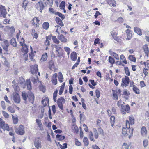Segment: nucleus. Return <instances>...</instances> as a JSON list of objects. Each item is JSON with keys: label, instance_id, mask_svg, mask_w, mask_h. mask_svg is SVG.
Masks as SVG:
<instances>
[{"label": "nucleus", "instance_id": "28", "mask_svg": "<svg viewBox=\"0 0 149 149\" xmlns=\"http://www.w3.org/2000/svg\"><path fill=\"white\" fill-rule=\"evenodd\" d=\"M143 50L145 54L147 57L148 56L149 50L147 45H145L143 47Z\"/></svg>", "mask_w": 149, "mask_h": 149}, {"label": "nucleus", "instance_id": "42", "mask_svg": "<svg viewBox=\"0 0 149 149\" xmlns=\"http://www.w3.org/2000/svg\"><path fill=\"white\" fill-rule=\"evenodd\" d=\"M2 128L4 130H7L8 131L10 130L9 126L7 124H5L3 125V127Z\"/></svg>", "mask_w": 149, "mask_h": 149}, {"label": "nucleus", "instance_id": "53", "mask_svg": "<svg viewBox=\"0 0 149 149\" xmlns=\"http://www.w3.org/2000/svg\"><path fill=\"white\" fill-rule=\"evenodd\" d=\"M129 120L130 123L131 125L134 124V119L133 117L130 116L129 118Z\"/></svg>", "mask_w": 149, "mask_h": 149}, {"label": "nucleus", "instance_id": "56", "mask_svg": "<svg viewBox=\"0 0 149 149\" xmlns=\"http://www.w3.org/2000/svg\"><path fill=\"white\" fill-rule=\"evenodd\" d=\"M148 140H144L143 141V146L144 147H146L148 145Z\"/></svg>", "mask_w": 149, "mask_h": 149}, {"label": "nucleus", "instance_id": "45", "mask_svg": "<svg viewBox=\"0 0 149 149\" xmlns=\"http://www.w3.org/2000/svg\"><path fill=\"white\" fill-rule=\"evenodd\" d=\"M2 114L3 116L6 118H8L9 117L8 114L5 111H2Z\"/></svg>", "mask_w": 149, "mask_h": 149}, {"label": "nucleus", "instance_id": "27", "mask_svg": "<svg viewBox=\"0 0 149 149\" xmlns=\"http://www.w3.org/2000/svg\"><path fill=\"white\" fill-rule=\"evenodd\" d=\"M22 96L23 99L25 101L27 100V97H28V95L26 93L22 91Z\"/></svg>", "mask_w": 149, "mask_h": 149}, {"label": "nucleus", "instance_id": "16", "mask_svg": "<svg viewBox=\"0 0 149 149\" xmlns=\"http://www.w3.org/2000/svg\"><path fill=\"white\" fill-rule=\"evenodd\" d=\"M57 73H55L53 74L52 79L51 81L52 83L55 85H56L57 83Z\"/></svg>", "mask_w": 149, "mask_h": 149}, {"label": "nucleus", "instance_id": "7", "mask_svg": "<svg viewBox=\"0 0 149 149\" xmlns=\"http://www.w3.org/2000/svg\"><path fill=\"white\" fill-rule=\"evenodd\" d=\"M130 107L128 105L121 106V111L123 114H125L126 112L127 113H129L130 112Z\"/></svg>", "mask_w": 149, "mask_h": 149}, {"label": "nucleus", "instance_id": "49", "mask_svg": "<svg viewBox=\"0 0 149 149\" xmlns=\"http://www.w3.org/2000/svg\"><path fill=\"white\" fill-rule=\"evenodd\" d=\"M124 69L126 74L128 76H130V72L128 70V68L127 67H125Z\"/></svg>", "mask_w": 149, "mask_h": 149}, {"label": "nucleus", "instance_id": "46", "mask_svg": "<svg viewBox=\"0 0 149 149\" xmlns=\"http://www.w3.org/2000/svg\"><path fill=\"white\" fill-rule=\"evenodd\" d=\"M65 3L64 1H62L60 5V7L61 9H64L65 6Z\"/></svg>", "mask_w": 149, "mask_h": 149}, {"label": "nucleus", "instance_id": "39", "mask_svg": "<svg viewBox=\"0 0 149 149\" xmlns=\"http://www.w3.org/2000/svg\"><path fill=\"white\" fill-rule=\"evenodd\" d=\"M83 142L85 146H87L89 144L88 141L86 137H85L83 139Z\"/></svg>", "mask_w": 149, "mask_h": 149}, {"label": "nucleus", "instance_id": "31", "mask_svg": "<svg viewBox=\"0 0 149 149\" xmlns=\"http://www.w3.org/2000/svg\"><path fill=\"white\" fill-rule=\"evenodd\" d=\"M47 53H45V54L42 55V56L40 60L41 61H44L47 59Z\"/></svg>", "mask_w": 149, "mask_h": 149}, {"label": "nucleus", "instance_id": "8", "mask_svg": "<svg viewBox=\"0 0 149 149\" xmlns=\"http://www.w3.org/2000/svg\"><path fill=\"white\" fill-rule=\"evenodd\" d=\"M15 132L17 134L20 135H22L24 134V131L22 125H20L18 128L15 130Z\"/></svg>", "mask_w": 149, "mask_h": 149}, {"label": "nucleus", "instance_id": "2", "mask_svg": "<svg viewBox=\"0 0 149 149\" xmlns=\"http://www.w3.org/2000/svg\"><path fill=\"white\" fill-rule=\"evenodd\" d=\"M34 145L37 149H41L42 147L41 144V140L39 138L35 139L34 142Z\"/></svg>", "mask_w": 149, "mask_h": 149}, {"label": "nucleus", "instance_id": "55", "mask_svg": "<svg viewBox=\"0 0 149 149\" xmlns=\"http://www.w3.org/2000/svg\"><path fill=\"white\" fill-rule=\"evenodd\" d=\"M73 131L74 133H77L78 132V130L77 127L76 126H74Z\"/></svg>", "mask_w": 149, "mask_h": 149}, {"label": "nucleus", "instance_id": "34", "mask_svg": "<svg viewBox=\"0 0 149 149\" xmlns=\"http://www.w3.org/2000/svg\"><path fill=\"white\" fill-rule=\"evenodd\" d=\"M7 110L8 111L10 112L11 113H14L15 112V110L11 106H9L7 108Z\"/></svg>", "mask_w": 149, "mask_h": 149}, {"label": "nucleus", "instance_id": "15", "mask_svg": "<svg viewBox=\"0 0 149 149\" xmlns=\"http://www.w3.org/2000/svg\"><path fill=\"white\" fill-rule=\"evenodd\" d=\"M12 86L15 91H18L19 90V88L15 80H14L12 82Z\"/></svg>", "mask_w": 149, "mask_h": 149}, {"label": "nucleus", "instance_id": "21", "mask_svg": "<svg viewBox=\"0 0 149 149\" xmlns=\"http://www.w3.org/2000/svg\"><path fill=\"white\" fill-rule=\"evenodd\" d=\"M48 67L50 70L54 69V61L52 60L49 61L48 62Z\"/></svg>", "mask_w": 149, "mask_h": 149}, {"label": "nucleus", "instance_id": "19", "mask_svg": "<svg viewBox=\"0 0 149 149\" xmlns=\"http://www.w3.org/2000/svg\"><path fill=\"white\" fill-rule=\"evenodd\" d=\"M24 47L22 48L21 50L22 52L24 53V55L26 56L28 52V49L26 44H24Z\"/></svg>", "mask_w": 149, "mask_h": 149}, {"label": "nucleus", "instance_id": "38", "mask_svg": "<svg viewBox=\"0 0 149 149\" xmlns=\"http://www.w3.org/2000/svg\"><path fill=\"white\" fill-rule=\"evenodd\" d=\"M56 138L57 139H58L59 140L61 141L64 140L65 138L64 136H62L59 134H57L56 136Z\"/></svg>", "mask_w": 149, "mask_h": 149}, {"label": "nucleus", "instance_id": "62", "mask_svg": "<svg viewBox=\"0 0 149 149\" xmlns=\"http://www.w3.org/2000/svg\"><path fill=\"white\" fill-rule=\"evenodd\" d=\"M1 105L3 109H5L6 106L5 105V103L4 101H2L1 102Z\"/></svg>", "mask_w": 149, "mask_h": 149}, {"label": "nucleus", "instance_id": "40", "mask_svg": "<svg viewBox=\"0 0 149 149\" xmlns=\"http://www.w3.org/2000/svg\"><path fill=\"white\" fill-rule=\"evenodd\" d=\"M109 62L111 64H113L115 63V60L111 56H109Z\"/></svg>", "mask_w": 149, "mask_h": 149}, {"label": "nucleus", "instance_id": "17", "mask_svg": "<svg viewBox=\"0 0 149 149\" xmlns=\"http://www.w3.org/2000/svg\"><path fill=\"white\" fill-rule=\"evenodd\" d=\"M31 82L30 81V79H27L25 83V86H27V88L29 90H30L32 89V86H31Z\"/></svg>", "mask_w": 149, "mask_h": 149}, {"label": "nucleus", "instance_id": "35", "mask_svg": "<svg viewBox=\"0 0 149 149\" xmlns=\"http://www.w3.org/2000/svg\"><path fill=\"white\" fill-rule=\"evenodd\" d=\"M58 78L60 82H62L63 81V77L62 74L61 72H59L58 73Z\"/></svg>", "mask_w": 149, "mask_h": 149}, {"label": "nucleus", "instance_id": "4", "mask_svg": "<svg viewBox=\"0 0 149 149\" xmlns=\"http://www.w3.org/2000/svg\"><path fill=\"white\" fill-rule=\"evenodd\" d=\"M53 46L56 48V52L58 57H60L63 54L62 49L58 45H54Z\"/></svg>", "mask_w": 149, "mask_h": 149}, {"label": "nucleus", "instance_id": "37", "mask_svg": "<svg viewBox=\"0 0 149 149\" xmlns=\"http://www.w3.org/2000/svg\"><path fill=\"white\" fill-rule=\"evenodd\" d=\"M52 40L53 42L55 43L59 44L60 42L59 40H58L55 36L52 37Z\"/></svg>", "mask_w": 149, "mask_h": 149}, {"label": "nucleus", "instance_id": "1", "mask_svg": "<svg viewBox=\"0 0 149 149\" xmlns=\"http://www.w3.org/2000/svg\"><path fill=\"white\" fill-rule=\"evenodd\" d=\"M122 136H128L130 138L132 136L133 131V128L131 127L129 130L125 127H123L122 129Z\"/></svg>", "mask_w": 149, "mask_h": 149}, {"label": "nucleus", "instance_id": "29", "mask_svg": "<svg viewBox=\"0 0 149 149\" xmlns=\"http://www.w3.org/2000/svg\"><path fill=\"white\" fill-rule=\"evenodd\" d=\"M133 91L136 94H139V90L137 88L136 86L135 85H134L133 86Z\"/></svg>", "mask_w": 149, "mask_h": 149}, {"label": "nucleus", "instance_id": "41", "mask_svg": "<svg viewBox=\"0 0 149 149\" xmlns=\"http://www.w3.org/2000/svg\"><path fill=\"white\" fill-rule=\"evenodd\" d=\"M12 118L13 120V123L14 124H17L18 121V118L17 117L15 118V116L13 115H12Z\"/></svg>", "mask_w": 149, "mask_h": 149}, {"label": "nucleus", "instance_id": "58", "mask_svg": "<svg viewBox=\"0 0 149 149\" xmlns=\"http://www.w3.org/2000/svg\"><path fill=\"white\" fill-rule=\"evenodd\" d=\"M132 38V33L127 34V40H129Z\"/></svg>", "mask_w": 149, "mask_h": 149}, {"label": "nucleus", "instance_id": "57", "mask_svg": "<svg viewBox=\"0 0 149 149\" xmlns=\"http://www.w3.org/2000/svg\"><path fill=\"white\" fill-rule=\"evenodd\" d=\"M52 109L53 112V114L54 115L56 112V107L54 105L52 106Z\"/></svg>", "mask_w": 149, "mask_h": 149}, {"label": "nucleus", "instance_id": "48", "mask_svg": "<svg viewBox=\"0 0 149 149\" xmlns=\"http://www.w3.org/2000/svg\"><path fill=\"white\" fill-rule=\"evenodd\" d=\"M5 124V122L2 119L0 118V128H3Z\"/></svg>", "mask_w": 149, "mask_h": 149}, {"label": "nucleus", "instance_id": "10", "mask_svg": "<svg viewBox=\"0 0 149 149\" xmlns=\"http://www.w3.org/2000/svg\"><path fill=\"white\" fill-rule=\"evenodd\" d=\"M0 11L1 16H3L4 18H5L6 15L7 14V12L6 11L5 6L0 5Z\"/></svg>", "mask_w": 149, "mask_h": 149}, {"label": "nucleus", "instance_id": "36", "mask_svg": "<svg viewBox=\"0 0 149 149\" xmlns=\"http://www.w3.org/2000/svg\"><path fill=\"white\" fill-rule=\"evenodd\" d=\"M120 58L122 61V62L124 63L125 64H126L127 62L126 58L124 56L123 54H122L120 56Z\"/></svg>", "mask_w": 149, "mask_h": 149}, {"label": "nucleus", "instance_id": "20", "mask_svg": "<svg viewBox=\"0 0 149 149\" xmlns=\"http://www.w3.org/2000/svg\"><path fill=\"white\" fill-rule=\"evenodd\" d=\"M77 58V55L75 52H73L71 54V58L73 61H75Z\"/></svg>", "mask_w": 149, "mask_h": 149}, {"label": "nucleus", "instance_id": "51", "mask_svg": "<svg viewBox=\"0 0 149 149\" xmlns=\"http://www.w3.org/2000/svg\"><path fill=\"white\" fill-rule=\"evenodd\" d=\"M111 55H113V56L116 59L118 60L119 59V56L116 53L113 52Z\"/></svg>", "mask_w": 149, "mask_h": 149}, {"label": "nucleus", "instance_id": "18", "mask_svg": "<svg viewBox=\"0 0 149 149\" xmlns=\"http://www.w3.org/2000/svg\"><path fill=\"white\" fill-rule=\"evenodd\" d=\"M18 80L19 81V82H18V83H19L21 84H23V86L22 87L23 88H24L25 87V83L26 82H25L24 80V79H23V78L21 77L19 78Z\"/></svg>", "mask_w": 149, "mask_h": 149}, {"label": "nucleus", "instance_id": "33", "mask_svg": "<svg viewBox=\"0 0 149 149\" xmlns=\"http://www.w3.org/2000/svg\"><path fill=\"white\" fill-rule=\"evenodd\" d=\"M55 14L60 17L62 20L64 19L65 18V16L64 15L59 12H56Z\"/></svg>", "mask_w": 149, "mask_h": 149}, {"label": "nucleus", "instance_id": "26", "mask_svg": "<svg viewBox=\"0 0 149 149\" xmlns=\"http://www.w3.org/2000/svg\"><path fill=\"white\" fill-rule=\"evenodd\" d=\"M10 43L14 47H16L17 45L15 38L12 39L10 40Z\"/></svg>", "mask_w": 149, "mask_h": 149}, {"label": "nucleus", "instance_id": "5", "mask_svg": "<svg viewBox=\"0 0 149 149\" xmlns=\"http://www.w3.org/2000/svg\"><path fill=\"white\" fill-rule=\"evenodd\" d=\"M45 7V6L41 1H39L35 5L36 8L41 12H42Z\"/></svg>", "mask_w": 149, "mask_h": 149}, {"label": "nucleus", "instance_id": "32", "mask_svg": "<svg viewBox=\"0 0 149 149\" xmlns=\"http://www.w3.org/2000/svg\"><path fill=\"white\" fill-rule=\"evenodd\" d=\"M130 146V144L129 143H124L122 145V149H129Z\"/></svg>", "mask_w": 149, "mask_h": 149}, {"label": "nucleus", "instance_id": "60", "mask_svg": "<svg viewBox=\"0 0 149 149\" xmlns=\"http://www.w3.org/2000/svg\"><path fill=\"white\" fill-rule=\"evenodd\" d=\"M67 147V144L66 143L63 144V146L61 145L60 148L61 149H65Z\"/></svg>", "mask_w": 149, "mask_h": 149}, {"label": "nucleus", "instance_id": "47", "mask_svg": "<svg viewBox=\"0 0 149 149\" xmlns=\"http://www.w3.org/2000/svg\"><path fill=\"white\" fill-rule=\"evenodd\" d=\"M110 33L112 37L117 35L118 34V32L114 30L111 31Z\"/></svg>", "mask_w": 149, "mask_h": 149}, {"label": "nucleus", "instance_id": "11", "mask_svg": "<svg viewBox=\"0 0 149 149\" xmlns=\"http://www.w3.org/2000/svg\"><path fill=\"white\" fill-rule=\"evenodd\" d=\"M9 46L8 42L7 40H5L4 42L1 44V46L3 50L6 52L8 51V48Z\"/></svg>", "mask_w": 149, "mask_h": 149}, {"label": "nucleus", "instance_id": "24", "mask_svg": "<svg viewBox=\"0 0 149 149\" xmlns=\"http://www.w3.org/2000/svg\"><path fill=\"white\" fill-rule=\"evenodd\" d=\"M29 79H31V81L34 84H36L37 81H39L38 77L37 76L35 77H31Z\"/></svg>", "mask_w": 149, "mask_h": 149}, {"label": "nucleus", "instance_id": "64", "mask_svg": "<svg viewBox=\"0 0 149 149\" xmlns=\"http://www.w3.org/2000/svg\"><path fill=\"white\" fill-rule=\"evenodd\" d=\"M27 1H25L24 0V1L23 3V8H24L26 7V5L27 4Z\"/></svg>", "mask_w": 149, "mask_h": 149}, {"label": "nucleus", "instance_id": "44", "mask_svg": "<svg viewBox=\"0 0 149 149\" xmlns=\"http://www.w3.org/2000/svg\"><path fill=\"white\" fill-rule=\"evenodd\" d=\"M93 132L94 133L95 138L96 139H97L98 137V134L97 130L95 128H94Z\"/></svg>", "mask_w": 149, "mask_h": 149}, {"label": "nucleus", "instance_id": "3", "mask_svg": "<svg viewBox=\"0 0 149 149\" xmlns=\"http://www.w3.org/2000/svg\"><path fill=\"white\" fill-rule=\"evenodd\" d=\"M13 98L14 102L17 103H19L20 102V96L17 93L14 92L13 93Z\"/></svg>", "mask_w": 149, "mask_h": 149}, {"label": "nucleus", "instance_id": "9", "mask_svg": "<svg viewBox=\"0 0 149 149\" xmlns=\"http://www.w3.org/2000/svg\"><path fill=\"white\" fill-rule=\"evenodd\" d=\"M38 65L35 64L31 66V71L33 74H37L38 71Z\"/></svg>", "mask_w": 149, "mask_h": 149}, {"label": "nucleus", "instance_id": "61", "mask_svg": "<svg viewBox=\"0 0 149 149\" xmlns=\"http://www.w3.org/2000/svg\"><path fill=\"white\" fill-rule=\"evenodd\" d=\"M95 93L97 97L98 98L100 97V91L98 90H96L95 91Z\"/></svg>", "mask_w": 149, "mask_h": 149}, {"label": "nucleus", "instance_id": "23", "mask_svg": "<svg viewBox=\"0 0 149 149\" xmlns=\"http://www.w3.org/2000/svg\"><path fill=\"white\" fill-rule=\"evenodd\" d=\"M108 4L110 5L111 6L115 7L116 5V3L115 0H107Z\"/></svg>", "mask_w": 149, "mask_h": 149}, {"label": "nucleus", "instance_id": "14", "mask_svg": "<svg viewBox=\"0 0 149 149\" xmlns=\"http://www.w3.org/2000/svg\"><path fill=\"white\" fill-rule=\"evenodd\" d=\"M141 133L143 137H146L147 135V131L146 129L145 126L142 127L141 130Z\"/></svg>", "mask_w": 149, "mask_h": 149}, {"label": "nucleus", "instance_id": "59", "mask_svg": "<svg viewBox=\"0 0 149 149\" xmlns=\"http://www.w3.org/2000/svg\"><path fill=\"white\" fill-rule=\"evenodd\" d=\"M73 87L72 85H70L69 86V92L70 94H72L73 91Z\"/></svg>", "mask_w": 149, "mask_h": 149}, {"label": "nucleus", "instance_id": "6", "mask_svg": "<svg viewBox=\"0 0 149 149\" xmlns=\"http://www.w3.org/2000/svg\"><path fill=\"white\" fill-rule=\"evenodd\" d=\"M65 100L63 97H60L58 98L57 101V103L59 107L62 110H63V103H64Z\"/></svg>", "mask_w": 149, "mask_h": 149}, {"label": "nucleus", "instance_id": "30", "mask_svg": "<svg viewBox=\"0 0 149 149\" xmlns=\"http://www.w3.org/2000/svg\"><path fill=\"white\" fill-rule=\"evenodd\" d=\"M49 23L47 22H44L42 24V27L43 29L45 30H47L49 27Z\"/></svg>", "mask_w": 149, "mask_h": 149}, {"label": "nucleus", "instance_id": "22", "mask_svg": "<svg viewBox=\"0 0 149 149\" xmlns=\"http://www.w3.org/2000/svg\"><path fill=\"white\" fill-rule=\"evenodd\" d=\"M134 30L135 32L139 36L142 35V32L141 29L138 27H135L134 28Z\"/></svg>", "mask_w": 149, "mask_h": 149}, {"label": "nucleus", "instance_id": "13", "mask_svg": "<svg viewBox=\"0 0 149 149\" xmlns=\"http://www.w3.org/2000/svg\"><path fill=\"white\" fill-rule=\"evenodd\" d=\"M122 81L126 86H127L130 82L129 78L128 76H125L124 78L122 79Z\"/></svg>", "mask_w": 149, "mask_h": 149}, {"label": "nucleus", "instance_id": "25", "mask_svg": "<svg viewBox=\"0 0 149 149\" xmlns=\"http://www.w3.org/2000/svg\"><path fill=\"white\" fill-rule=\"evenodd\" d=\"M58 38L61 42H66L67 40L66 38L62 35H59Z\"/></svg>", "mask_w": 149, "mask_h": 149}, {"label": "nucleus", "instance_id": "52", "mask_svg": "<svg viewBox=\"0 0 149 149\" xmlns=\"http://www.w3.org/2000/svg\"><path fill=\"white\" fill-rule=\"evenodd\" d=\"M90 139L91 141H93V142L95 141V140L94 139L93 134L92 132H90L89 134Z\"/></svg>", "mask_w": 149, "mask_h": 149}, {"label": "nucleus", "instance_id": "12", "mask_svg": "<svg viewBox=\"0 0 149 149\" xmlns=\"http://www.w3.org/2000/svg\"><path fill=\"white\" fill-rule=\"evenodd\" d=\"M28 97L29 99L30 102L32 104L34 102L35 97L33 93L31 92H29L28 94Z\"/></svg>", "mask_w": 149, "mask_h": 149}, {"label": "nucleus", "instance_id": "43", "mask_svg": "<svg viewBox=\"0 0 149 149\" xmlns=\"http://www.w3.org/2000/svg\"><path fill=\"white\" fill-rule=\"evenodd\" d=\"M128 58L130 60L133 61H136V58L134 55H130L128 57Z\"/></svg>", "mask_w": 149, "mask_h": 149}, {"label": "nucleus", "instance_id": "50", "mask_svg": "<svg viewBox=\"0 0 149 149\" xmlns=\"http://www.w3.org/2000/svg\"><path fill=\"white\" fill-rule=\"evenodd\" d=\"M39 88L40 90L42 91L43 93L45 91L46 89L45 87L42 85H40V86Z\"/></svg>", "mask_w": 149, "mask_h": 149}, {"label": "nucleus", "instance_id": "54", "mask_svg": "<svg viewBox=\"0 0 149 149\" xmlns=\"http://www.w3.org/2000/svg\"><path fill=\"white\" fill-rule=\"evenodd\" d=\"M130 94L129 92L127 90L125 89L123 92V95L128 96Z\"/></svg>", "mask_w": 149, "mask_h": 149}, {"label": "nucleus", "instance_id": "63", "mask_svg": "<svg viewBox=\"0 0 149 149\" xmlns=\"http://www.w3.org/2000/svg\"><path fill=\"white\" fill-rule=\"evenodd\" d=\"M58 92L57 90H56L54 93L53 94V98H56L57 97V95Z\"/></svg>", "mask_w": 149, "mask_h": 149}]
</instances>
